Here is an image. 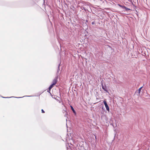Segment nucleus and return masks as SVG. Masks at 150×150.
Here are the masks:
<instances>
[{"instance_id": "f03ea898", "label": "nucleus", "mask_w": 150, "mask_h": 150, "mask_svg": "<svg viewBox=\"0 0 150 150\" xmlns=\"http://www.w3.org/2000/svg\"><path fill=\"white\" fill-rule=\"evenodd\" d=\"M101 85H102V88L106 92H108V91L107 90V87H106V86L105 85H103V83H102Z\"/></svg>"}, {"instance_id": "7ed1b4c3", "label": "nucleus", "mask_w": 150, "mask_h": 150, "mask_svg": "<svg viewBox=\"0 0 150 150\" xmlns=\"http://www.w3.org/2000/svg\"><path fill=\"white\" fill-rule=\"evenodd\" d=\"M57 80L56 79H54L52 81V84H51L52 86H53L54 85H55L57 83Z\"/></svg>"}, {"instance_id": "423d86ee", "label": "nucleus", "mask_w": 150, "mask_h": 150, "mask_svg": "<svg viewBox=\"0 0 150 150\" xmlns=\"http://www.w3.org/2000/svg\"><path fill=\"white\" fill-rule=\"evenodd\" d=\"M123 8L125 9L126 11L129 10H130V9L126 7L125 6H123Z\"/></svg>"}, {"instance_id": "9d476101", "label": "nucleus", "mask_w": 150, "mask_h": 150, "mask_svg": "<svg viewBox=\"0 0 150 150\" xmlns=\"http://www.w3.org/2000/svg\"><path fill=\"white\" fill-rule=\"evenodd\" d=\"M41 111H42V113H45V111L43 109H42Z\"/></svg>"}, {"instance_id": "f257e3e1", "label": "nucleus", "mask_w": 150, "mask_h": 150, "mask_svg": "<svg viewBox=\"0 0 150 150\" xmlns=\"http://www.w3.org/2000/svg\"><path fill=\"white\" fill-rule=\"evenodd\" d=\"M105 105V107L106 108V109L107 110L109 111V107L106 101L105 100H104L103 101Z\"/></svg>"}, {"instance_id": "a211bd4d", "label": "nucleus", "mask_w": 150, "mask_h": 150, "mask_svg": "<svg viewBox=\"0 0 150 150\" xmlns=\"http://www.w3.org/2000/svg\"><path fill=\"white\" fill-rule=\"evenodd\" d=\"M67 150H68V149H67Z\"/></svg>"}, {"instance_id": "2eb2a0df", "label": "nucleus", "mask_w": 150, "mask_h": 150, "mask_svg": "<svg viewBox=\"0 0 150 150\" xmlns=\"http://www.w3.org/2000/svg\"><path fill=\"white\" fill-rule=\"evenodd\" d=\"M25 97V96H23V97Z\"/></svg>"}, {"instance_id": "ddd939ff", "label": "nucleus", "mask_w": 150, "mask_h": 150, "mask_svg": "<svg viewBox=\"0 0 150 150\" xmlns=\"http://www.w3.org/2000/svg\"><path fill=\"white\" fill-rule=\"evenodd\" d=\"M26 96L30 97V96Z\"/></svg>"}, {"instance_id": "f3484780", "label": "nucleus", "mask_w": 150, "mask_h": 150, "mask_svg": "<svg viewBox=\"0 0 150 150\" xmlns=\"http://www.w3.org/2000/svg\"><path fill=\"white\" fill-rule=\"evenodd\" d=\"M25 97V96H23V97Z\"/></svg>"}, {"instance_id": "0eeeda50", "label": "nucleus", "mask_w": 150, "mask_h": 150, "mask_svg": "<svg viewBox=\"0 0 150 150\" xmlns=\"http://www.w3.org/2000/svg\"><path fill=\"white\" fill-rule=\"evenodd\" d=\"M2 98H11V97H2ZM15 98H21V97H15Z\"/></svg>"}, {"instance_id": "39448f33", "label": "nucleus", "mask_w": 150, "mask_h": 150, "mask_svg": "<svg viewBox=\"0 0 150 150\" xmlns=\"http://www.w3.org/2000/svg\"><path fill=\"white\" fill-rule=\"evenodd\" d=\"M70 107L71 108V109L73 111V112L75 114H76V112L74 109L73 107L72 106H71Z\"/></svg>"}, {"instance_id": "9b49d317", "label": "nucleus", "mask_w": 150, "mask_h": 150, "mask_svg": "<svg viewBox=\"0 0 150 150\" xmlns=\"http://www.w3.org/2000/svg\"><path fill=\"white\" fill-rule=\"evenodd\" d=\"M119 6H120L122 7V8H123V6H121V5H119Z\"/></svg>"}, {"instance_id": "6e6552de", "label": "nucleus", "mask_w": 150, "mask_h": 150, "mask_svg": "<svg viewBox=\"0 0 150 150\" xmlns=\"http://www.w3.org/2000/svg\"><path fill=\"white\" fill-rule=\"evenodd\" d=\"M142 87H140V88H139V93H140V91H141V89H142Z\"/></svg>"}, {"instance_id": "1a4fd4ad", "label": "nucleus", "mask_w": 150, "mask_h": 150, "mask_svg": "<svg viewBox=\"0 0 150 150\" xmlns=\"http://www.w3.org/2000/svg\"><path fill=\"white\" fill-rule=\"evenodd\" d=\"M59 65H60V64L59 65V66H58V70L57 71V73H58V72H59Z\"/></svg>"}, {"instance_id": "4468645a", "label": "nucleus", "mask_w": 150, "mask_h": 150, "mask_svg": "<svg viewBox=\"0 0 150 150\" xmlns=\"http://www.w3.org/2000/svg\"><path fill=\"white\" fill-rule=\"evenodd\" d=\"M149 149H150V147H149Z\"/></svg>"}, {"instance_id": "dca6fc26", "label": "nucleus", "mask_w": 150, "mask_h": 150, "mask_svg": "<svg viewBox=\"0 0 150 150\" xmlns=\"http://www.w3.org/2000/svg\"><path fill=\"white\" fill-rule=\"evenodd\" d=\"M25 97V96H23V97Z\"/></svg>"}, {"instance_id": "f8f14e48", "label": "nucleus", "mask_w": 150, "mask_h": 150, "mask_svg": "<svg viewBox=\"0 0 150 150\" xmlns=\"http://www.w3.org/2000/svg\"><path fill=\"white\" fill-rule=\"evenodd\" d=\"M81 146L84 149V146H82H82Z\"/></svg>"}, {"instance_id": "20e7f679", "label": "nucleus", "mask_w": 150, "mask_h": 150, "mask_svg": "<svg viewBox=\"0 0 150 150\" xmlns=\"http://www.w3.org/2000/svg\"><path fill=\"white\" fill-rule=\"evenodd\" d=\"M53 87L51 85L50 87L49 88L48 90H47V92H50V91L51 89Z\"/></svg>"}]
</instances>
